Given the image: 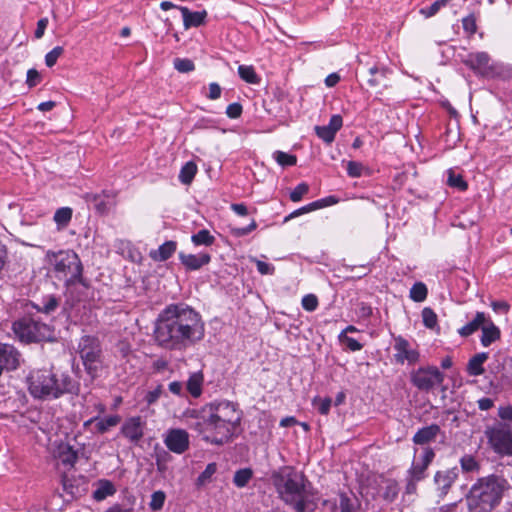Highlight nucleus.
<instances>
[{"instance_id":"0eeeda50","label":"nucleus","mask_w":512,"mask_h":512,"mask_svg":"<svg viewBox=\"0 0 512 512\" xmlns=\"http://www.w3.org/2000/svg\"><path fill=\"white\" fill-rule=\"evenodd\" d=\"M15 336L24 343L50 340L53 331L50 326L30 317H23L12 325Z\"/></svg>"},{"instance_id":"20e7f679","label":"nucleus","mask_w":512,"mask_h":512,"mask_svg":"<svg viewBox=\"0 0 512 512\" xmlns=\"http://www.w3.org/2000/svg\"><path fill=\"white\" fill-rule=\"evenodd\" d=\"M509 482L500 475L479 477L465 495L469 512H492L501 503Z\"/></svg>"},{"instance_id":"c9c22d12","label":"nucleus","mask_w":512,"mask_h":512,"mask_svg":"<svg viewBox=\"0 0 512 512\" xmlns=\"http://www.w3.org/2000/svg\"><path fill=\"white\" fill-rule=\"evenodd\" d=\"M191 240L196 246H211L215 242V237L207 229H202L198 233L193 234Z\"/></svg>"},{"instance_id":"2f4dec72","label":"nucleus","mask_w":512,"mask_h":512,"mask_svg":"<svg viewBox=\"0 0 512 512\" xmlns=\"http://www.w3.org/2000/svg\"><path fill=\"white\" fill-rule=\"evenodd\" d=\"M203 376L200 373H193L187 381V390L193 397H199L202 392Z\"/></svg>"},{"instance_id":"2eb2a0df","label":"nucleus","mask_w":512,"mask_h":512,"mask_svg":"<svg viewBox=\"0 0 512 512\" xmlns=\"http://www.w3.org/2000/svg\"><path fill=\"white\" fill-rule=\"evenodd\" d=\"M164 443L170 451L182 454L189 448V435L183 429H171L168 431Z\"/></svg>"},{"instance_id":"58836bf2","label":"nucleus","mask_w":512,"mask_h":512,"mask_svg":"<svg viewBox=\"0 0 512 512\" xmlns=\"http://www.w3.org/2000/svg\"><path fill=\"white\" fill-rule=\"evenodd\" d=\"M217 471V464L216 463H209L205 470L198 476L197 480H196V484L198 486H203L205 484H207L208 482H210L212 476L216 473Z\"/></svg>"},{"instance_id":"7ed1b4c3","label":"nucleus","mask_w":512,"mask_h":512,"mask_svg":"<svg viewBox=\"0 0 512 512\" xmlns=\"http://www.w3.org/2000/svg\"><path fill=\"white\" fill-rule=\"evenodd\" d=\"M28 391L35 399H58L65 394L77 395L80 383L68 373H54L47 369L33 370L27 377Z\"/></svg>"},{"instance_id":"7c9ffc66","label":"nucleus","mask_w":512,"mask_h":512,"mask_svg":"<svg viewBox=\"0 0 512 512\" xmlns=\"http://www.w3.org/2000/svg\"><path fill=\"white\" fill-rule=\"evenodd\" d=\"M73 211L70 207H62L56 210L54 214V221L57 224L58 230L64 229L71 221Z\"/></svg>"},{"instance_id":"aec40b11","label":"nucleus","mask_w":512,"mask_h":512,"mask_svg":"<svg viewBox=\"0 0 512 512\" xmlns=\"http://www.w3.org/2000/svg\"><path fill=\"white\" fill-rule=\"evenodd\" d=\"M179 259L181 263L189 270H198L202 266L208 264L211 260L210 255L207 253L200 254H185L180 253Z\"/></svg>"},{"instance_id":"5fc2aeb1","label":"nucleus","mask_w":512,"mask_h":512,"mask_svg":"<svg viewBox=\"0 0 512 512\" xmlns=\"http://www.w3.org/2000/svg\"><path fill=\"white\" fill-rule=\"evenodd\" d=\"M363 165L359 162L349 161L347 163V173L351 177H360L362 175Z\"/></svg>"},{"instance_id":"8fccbe9b","label":"nucleus","mask_w":512,"mask_h":512,"mask_svg":"<svg viewBox=\"0 0 512 512\" xmlns=\"http://www.w3.org/2000/svg\"><path fill=\"white\" fill-rule=\"evenodd\" d=\"M339 340L351 351H359L363 347L356 339L347 336L344 332L339 335Z\"/></svg>"},{"instance_id":"4be33fe9","label":"nucleus","mask_w":512,"mask_h":512,"mask_svg":"<svg viewBox=\"0 0 512 512\" xmlns=\"http://www.w3.org/2000/svg\"><path fill=\"white\" fill-rule=\"evenodd\" d=\"M179 10L183 16V24L185 29H189L190 27H199L205 21V11L191 12L187 7H180Z\"/></svg>"},{"instance_id":"49530a36","label":"nucleus","mask_w":512,"mask_h":512,"mask_svg":"<svg viewBox=\"0 0 512 512\" xmlns=\"http://www.w3.org/2000/svg\"><path fill=\"white\" fill-rule=\"evenodd\" d=\"M64 49L61 46L54 47L50 52H48L45 56V64L48 67H52L56 64L58 58L63 54Z\"/></svg>"},{"instance_id":"423d86ee","label":"nucleus","mask_w":512,"mask_h":512,"mask_svg":"<svg viewBox=\"0 0 512 512\" xmlns=\"http://www.w3.org/2000/svg\"><path fill=\"white\" fill-rule=\"evenodd\" d=\"M46 257L57 278L63 279L67 285L83 284V265L73 250L48 251Z\"/></svg>"},{"instance_id":"9d476101","label":"nucleus","mask_w":512,"mask_h":512,"mask_svg":"<svg viewBox=\"0 0 512 512\" xmlns=\"http://www.w3.org/2000/svg\"><path fill=\"white\" fill-rule=\"evenodd\" d=\"M485 434L494 452L500 455H512V431L509 425L499 423L488 428Z\"/></svg>"},{"instance_id":"dca6fc26","label":"nucleus","mask_w":512,"mask_h":512,"mask_svg":"<svg viewBox=\"0 0 512 512\" xmlns=\"http://www.w3.org/2000/svg\"><path fill=\"white\" fill-rule=\"evenodd\" d=\"M459 470L453 467L447 470L437 471L434 476V482L440 492V497H445L454 482L458 479Z\"/></svg>"},{"instance_id":"9b49d317","label":"nucleus","mask_w":512,"mask_h":512,"mask_svg":"<svg viewBox=\"0 0 512 512\" xmlns=\"http://www.w3.org/2000/svg\"><path fill=\"white\" fill-rule=\"evenodd\" d=\"M491 58L487 52L469 53L462 62L469 67L474 73L481 76H489L493 71L490 65Z\"/></svg>"},{"instance_id":"a878e982","label":"nucleus","mask_w":512,"mask_h":512,"mask_svg":"<svg viewBox=\"0 0 512 512\" xmlns=\"http://www.w3.org/2000/svg\"><path fill=\"white\" fill-rule=\"evenodd\" d=\"M121 421V417L119 415H110L103 419H98L94 417L92 419L87 420L84 423V426H88L93 422H96V429L99 433L103 434L107 432L110 428L117 426Z\"/></svg>"},{"instance_id":"37998d69","label":"nucleus","mask_w":512,"mask_h":512,"mask_svg":"<svg viewBox=\"0 0 512 512\" xmlns=\"http://www.w3.org/2000/svg\"><path fill=\"white\" fill-rule=\"evenodd\" d=\"M422 319L423 324L429 329H433L437 325V315L429 307H425L422 310Z\"/></svg>"},{"instance_id":"473e14b6","label":"nucleus","mask_w":512,"mask_h":512,"mask_svg":"<svg viewBox=\"0 0 512 512\" xmlns=\"http://www.w3.org/2000/svg\"><path fill=\"white\" fill-rule=\"evenodd\" d=\"M196 172H197V165L192 161L187 162L180 170V174H179L180 182L183 184H186V185L190 184L192 182V180L194 179Z\"/></svg>"},{"instance_id":"cd10ccee","label":"nucleus","mask_w":512,"mask_h":512,"mask_svg":"<svg viewBox=\"0 0 512 512\" xmlns=\"http://www.w3.org/2000/svg\"><path fill=\"white\" fill-rule=\"evenodd\" d=\"M459 464L464 474H478L481 469L480 461L472 454H464L459 459Z\"/></svg>"},{"instance_id":"412c9836","label":"nucleus","mask_w":512,"mask_h":512,"mask_svg":"<svg viewBox=\"0 0 512 512\" xmlns=\"http://www.w3.org/2000/svg\"><path fill=\"white\" fill-rule=\"evenodd\" d=\"M440 433V427L437 424L419 429L413 436V442L417 445H425L435 440Z\"/></svg>"},{"instance_id":"72a5a7b5","label":"nucleus","mask_w":512,"mask_h":512,"mask_svg":"<svg viewBox=\"0 0 512 512\" xmlns=\"http://www.w3.org/2000/svg\"><path fill=\"white\" fill-rule=\"evenodd\" d=\"M253 476V471L250 468L239 469L235 472L233 483L238 488L245 487Z\"/></svg>"},{"instance_id":"4c0bfd02","label":"nucleus","mask_w":512,"mask_h":512,"mask_svg":"<svg viewBox=\"0 0 512 512\" xmlns=\"http://www.w3.org/2000/svg\"><path fill=\"white\" fill-rule=\"evenodd\" d=\"M427 294V287L422 282H416L410 289V298L415 302H423L427 298Z\"/></svg>"},{"instance_id":"864d4df0","label":"nucleus","mask_w":512,"mask_h":512,"mask_svg":"<svg viewBox=\"0 0 512 512\" xmlns=\"http://www.w3.org/2000/svg\"><path fill=\"white\" fill-rule=\"evenodd\" d=\"M163 394V388L161 385H158L154 390L148 391L145 395V401L148 405H152L158 401V399Z\"/></svg>"},{"instance_id":"f3484780","label":"nucleus","mask_w":512,"mask_h":512,"mask_svg":"<svg viewBox=\"0 0 512 512\" xmlns=\"http://www.w3.org/2000/svg\"><path fill=\"white\" fill-rule=\"evenodd\" d=\"M20 353L9 344L0 343V366L7 371H14L20 366Z\"/></svg>"},{"instance_id":"f03ea898","label":"nucleus","mask_w":512,"mask_h":512,"mask_svg":"<svg viewBox=\"0 0 512 512\" xmlns=\"http://www.w3.org/2000/svg\"><path fill=\"white\" fill-rule=\"evenodd\" d=\"M200 414L194 427L204 434L206 442L215 445H223L234 436L243 415L238 404L227 400L210 403Z\"/></svg>"},{"instance_id":"ddd939ff","label":"nucleus","mask_w":512,"mask_h":512,"mask_svg":"<svg viewBox=\"0 0 512 512\" xmlns=\"http://www.w3.org/2000/svg\"><path fill=\"white\" fill-rule=\"evenodd\" d=\"M394 350L396 351L394 358L399 364H404V362L415 364L419 361L420 354L418 350L412 348L410 343L402 336L395 338Z\"/></svg>"},{"instance_id":"f257e3e1","label":"nucleus","mask_w":512,"mask_h":512,"mask_svg":"<svg viewBox=\"0 0 512 512\" xmlns=\"http://www.w3.org/2000/svg\"><path fill=\"white\" fill-rule=\"evenodd\" d=\"M205 337L201 314L186 303H172L158 314L153 339L157 346L168 351H185Z\"/></svg>"},{"instance_id":"603ef678","label":"nucleus","mask_w":512,"mask_h":512,"mask_svg":"<svg viewBox=\"0 0 512 512\" xmlns=\"http://www.w3.org/2000/svg\"><path fill=\"white\" fill-rule=\"evenodd\" d=\"M257 228V223L252 220L251 223L246 227H235L231 229V233L236 237H243L251 233Z\"/></svg>"},{"instance_id":"680f3d73","label":"nucleus","mask_w":512,"mask_h":512,"mask_svg":"<svg viewBox=\"0 0 512 512\" xmlns=\"http://www.w3.org/2000/svg\"><path fill=\"white\" fill-rule=\"evenodd\" d=\"M221 87L219 86L218 83H210L209 84V93L207 95V98H209L210 100H216L218 98H220L221 96Z\"/></svg>"},{"instance_id":"e433bc0d","label":"nucleus","mask_w":512,"mask_h":512,"mask_svg":"<svg viewBox=\"0 0 512 512\" xmlns=\"http://www.w3.org/2000/svg\"><path fill=\"white\" fill-rule=\"evenodd\" d=\"M238 74L247 83L256 84L259 82V77L252 66L240 65Z\"/></svg>"},{"instance_id":"a18cd8bd","label":"nucleus","mask_w":512,"mask_h":512,"mask_svg":"<svg viewBox=\"0 0 512 512\" xmlns=\"http://www.w3.org/2000/svg\"><path fill=\"white\" fill-rule=\"evenodd\" d=\"M309 191V185L307 183L298 184L293 191L290 193V199L293 202H299L302 197Z\"/></svg>"},{"instance_id":"5701e85b","label":"nucleus","mask_w":512,"mask_h":512,"mask_svg":"<svg viewBox=\"0 0 512 512\" xmlns=\"http://www.w3.org/2000/svg\"><path fill=\"white\" fill-rule=\"evenodd\" d=\"M488 318L484 312H477L475 317L466 325L458 329V334L462 337H468L484 326Z\"/></svg>"},{"instance_id":"052dcab7","label":"nucleus","mask_w":512,"mask_h":512,"mask_svg":"<svg viewBox=\"0 0 512 512\" xmlns=\"http://www.w3.org/2000/svg\"><path fill=\"white\" fill-rule=\"evenodd\" d=\"M40 80V75L37 70L29 69L27 72L26 83L29 87H34Z\"/></svg>"},{"instance_id":"393cba45","label":"nucleus","mask_w":512,"mask_h":512,"mask_svg":"<svg viewBox=\"0 0 512 512\" xmlns=\"http://www.w3.org/2000/svg\"><path fill=\"white\" fill-rule=\"evenodd\" d=\"M500 335V329L490 319H488L482 327L481 344L484 347H488L493 342L497 341L500 338Z\"/></svg>"},{"instance_id":"6e6d98bb","label":"nucleus","mask_w":512,"mask_h":512,"mask_svg":"<svg viewBox=\"0 0 512 512\" xmlns=\"http://www.w3.org/2000/svg\"><path fill=\"white\" fill-rule=\"evenodd\" d=\"M314 403H318V411L323 414L327 415L331 408L332 400L330 398H317L314 400Z\"/></svg>"},{"instance_id":"774afa93","label":"nucleus","mask_w":512,"mask_h":512,"mask_svg":"<svg viewBox=\"0 0 512 512\" xmlns=\"http://www.w3.org/2000/svg\"><path fill=\"white\" fill-rule=\"evenodd\" d=\"M231 209L239 216H246L248 214V209L243 203H233L231 204Z\"/></svg>"},{"instance_id":"1a4fd4ad","label":"nucleus","mask_w":512,"mask_h":512,"mask_svg":"<svg viewBox=\"0 0 512 512\" xmlns=\"http://www.w3.org/2000/svg\"><path fill=\"white\" fill-rule=\"evenodd\" d=\"M410 381L418 390L429 392L442 385L444 374L436 366L420 367L411 372Z\"/></svg>"},{"instance_id":"e2e57ef3","label":"nucleus","mask_w":512,"mask_h":512,"mask_svg":"<svg viewBox=\"0 0 512 512\" xmlns=\"http://www.w3.org/2000/svg\"><path fill=\"white\" fill-rule=\"evenodd\" d=\"M47 25H48V19L47 18H41L37 22V28L35 30V37L37 39H40V38L43 37V35L45 33V29L47 28Z\"/></svg>"},{"instance_id":"338daca9","label":"nucleus","mask_w":512,"mask_h":512,"mask_svg":"<svg viewBox=\"0 0 512 512\" xmlns=\"http://www.w3.org/2000/svg\"><path fill=\"white\" fill-rule=\"evenodd\" d=\"M94 201L95 207L99 212L104 213L108 210L110 202H105L104 200H102L101 196H95Z\"/></svg>"},{"instance_id":"09e8293b","label":"nucleus","mask_w":512,"mask_h":512,"mask_svg":"<svg viewBox=\"0 0 512 512\" xmlns=\"http://www.w3.org/2000/svg\"><path fill=\"white\" fill-rule=\"evenodd\" d=\"M446 6L443 1L441 0H436L435 2H433L430 6L428 7H425V8H422L420 10V13L426 17V18H430L434 15H436L438 13V11L442 8Z\"/></svg>"},{"instance_id":"13d9d810","label":"nucleus","mask_w":512,"mask_h":512,"mask_svg":"<svg viewBox=\"0 0 512 512\" xmlns=\"http://www.w3.org/2000/svg\"><path fill=\"white\" fill-rule=\"evenodd\" d=\"M226 114L231 119H236L242 114V106L239 103H231L227 106Z\"/></svg>"},{"instance_id":"a211bd4d","label":"nucleus","mask_w":512,"mask_h":512,"mask_svg":"<svg viewBox=\"0 0 512 512\" xmlns=\"http://www.w3.org/2000/svg\"><path fill=\"white\" fill-rule=\"evenodd\" d=\"M360 72L370 87L387 86L384 83L387 74L389 73V70L386 67H379L376 64L370 67L362 66Z\"/></svg>"},{"instance_id":"a19ab883","label":"nucleus","mask_w":512,"mask_h":512,"mask_svg":"<svg viewBox=\"0 0 512 512\" xmlns=\"http://www.w3.org/2000/svg\"><path fill=\"white\" fill-rule=\"evenodd\" d=\"M166 495L163 491L158 490L152 493L149 507L153 511H159L163 508Z\"/></svg>"},{"instance_id":"4d7b16f0","label":"nucleus","mask_w":512,"mask_h":512,"mask_svg":"<svg viewBox=\"0 0 512 512\" xmlns=\"http://www.w3.org/2000/svg\"><path fill=\"white\" fill-rule=\"evenodd\" d=\"M340 510L341 512H357L351 499L346 494L340 496Z\"/></svg>"},{"instance_id":"79ce46f5","label":"nucleus","mask_w":512,"mask_h":512,"mask_svg":"<svg viewBox=\"0 0 512 512\" xmlns=\"http://www.w3.org/2000/svg\"><path fill=\"white\" fill-rule=\"evenodd\" d=\"M174 68L180 73H188L195 69L194 62L187 58L174 59Z\"/></svg>"},{"instance_id":"bb28decb","label":"nucleus","mask_w":512,"mask_h":512,"mask_svg":"<svg viewBox=\"0 0 512 512\" xmlns=\"http://www.w3.org/2000/svg\"><path fill=\"white\" fill-rule=\"evenodd\" d=\"M488 353L487 352H481L475 354L467 364V372L471 376H479L484 373L483 364L488 359Z\"/></svg>"},{"instance_id":"de8ad7c7","label":"nucleus","mask_w":512,"mask_h":512,"mask_svg":"<svg viewBox=\"0 0 512 512\" xmlns=\"http://www.w3.org/2000/svg\"><path fill=\"white\" fill-rule=\"evenodd\" d=\"M462 26L466 33L473 35L477 31L476 17L474 14H469L462 19Z\"/></svg>"},{"instance_id":"0e129e2a","label":"nucleus","mask_w":512,"mask_h":512,"mask_svg":"<svg viewBox=\"0 0 512 512\" xmlns=\"http://www.w3.org/2000/svg\"><path fill=\"white\" fill-rule=\"evenodd\" d=\"M491 307L495 312L507 313L509 311V304L505 301H493Z\"/></svg>"},{"instance_id":"39448f33","label":"nucleus","mask_w":512,"mask_h":512,"mask_svg":"<svg viewBox=\"0 0 512 512\" xmlns=\"http://www.w3.org/2000/svg\"><path fill=\"white\" fill-rule=\"evenodd\" d=\"M272 484L279 498L296 512H307V478L292 466H283L271 474Z\"/></svg>"},{"instance_id":"69168bd1","label":"nucleus","mask_w":512,"mask_h":512,"mask_svg":"<svg viewBox=\"0 0 512 512\" xmlns=\"http://www.w3.org/2000/svg\"><path fill=\"white\" fill-rule=\"evenodd\" d=\"M498 415L503 420L512 421V407L511 406L500 407L498 410Z\"/></svg>"},{"instance_id":"6e6552de","label":"nucleus","mask_w":512,"mask_h":512,"mask_svg":"<svg viewBox=\"0 0 512 512\" xmlns=\"http://www.w3.org/2000/svg\"><path fill=\"white\" fill-rule=\"evenodd\" d=\"M77 350L86 372L94 378L101 363L102 348L100 340L96 336L84 335L79 340Z\"/></svg>"},{"instance_id":"c85d7f7f","label":"nucleus","mask_w":512,"mask_h":512,"mask_svg":"<svg viewBox=\"0 0 512 512\" xmlns=\"http://www.w3.org/2000/svg\"><path fill=\"white\" fill-rule=\"evenodd\" d=\"M116 492V489L112 482L109 480H100L98 487L93 492V498L96 501H103L108 496L114 495Z\"/></svg>"},{"instance_id":"6ab92c4d","label":"nucleus","mask_w":512,"mask_h":512,"mask_svg":"<svg viewBox=\"0 0 512 512\" xmlns=\"http://www.w3.org/2000/svg\"><path fill=\"white\" fill-rule=\"evenodd\" d=\"M343 125L342 117L338 114L330 118L329 124L324 126H315V133L326 143H331L335 139L336 133Z\"/></svg>"},{"instance_id":"b1692460","label":"nucleus","mask_w":512,"mask_h":512,"mask_svg":"<svg viewBox=\"0 0 512 512\" xmlns=\"http://www.w3.org/2000/svg\"><path fill=\"white\" fill-rule=\"evenodd\" d=\"M175 241H166L156 250H151L149 256L154 261L163 262L169 259L176 251Z\"/></svg>"},{"instance_id":"c03bdc74","label":"nucleus","mask_w":512,"mask_h":512,"mask_svg":"<svg viewBox=\"0 0 512 512\" xmlns=\"http://www.w3.org/2000/svg\"><path fill=\"white\" fill-rule=\"evenodd\" d=\"M448 185L450 187L457 188L460 191H465L468 187L463 177L459 174H455L452 171L449 172Z\"/></svg>"},{"instance_id":"c756f323","label":"nucleus","mask_w":512,"mask_h":512,"mask_svg":"<svg viewBox=\"0 0 512 512\" xmlns=\"http://www.w3.org/2000/svg\"><path fill=\"white\" fill-rule=\"evenodd\" d=\"M59 459L64 465L72 467L78 459L77 451L68 444H62L59 446Z\"/></svg>"},{"instance_id":"f704fd0d","label":"nucleus","mask_w":512,"mask_h":512,"mask_svg":"<svg viewBox=\"0 0 512 512\" xmlns=\"http://www.w3.org/2000/svg\"><path fill=\"white\" fill-rule=\"evenodd\" d=\"M59 305V300L54 295H49L42 300V305H34L38 312L50 314L54 312Z\"/></svg>"},{"instance_id":"4468645a","label":"nucleus","mask_w":512,"mask_h":512,"mask_svg":"<svg viewBox=\"0 0 512 512\" xmlns=\"http://www.w3.org/2000/svg\"><path fill=\"white\" fill-rule=\"evenodd\" d=\"M434 457L435 452L432 448H424L419 459L412 462V465L407 472V476L416 480H423L426 477V470L432 463Z\"/></svg>"},{"instance_id":"3c124183","label":"nucleus","mask_w":512,"mask_h":512,"mask_svg":"<svg viewBox=\"0 0 512 512\" xmlns=\"http://www.w3.org/2000/svg\"><path fill=\"white\" fill-rule=\"evenodd\" d=\"M302 307L309 312L316 310L318 306V299L313 294H307L302 298Z\"/></svg>"},{"instance_id":"bf43d9fd","label":"nucleus","mask_w":512,"mask_h":512,"mask_svg":"<svg viewBox=\"0 0 512 512\" xmlns=\"http://www.w3.org/2000/svg\"><path fill=\"white\" fill-rule=\"evenodd\" d=\"M257 270L262 275H272L274 273V266L271 264L261 261V260H255Z\"/></svg>"},{"instance_id":"ea45409f","label":"nucleus","mask_w":512,"mask_h":512,"mask_svg":"<svg viewBox=\"0 0 512 512\" xmlns=\"http://www.w3.org/2000/svg\"><path fill=\"white\" fill-rule=\"evenodd\" d=\"M275 161L281 166H293L297 162L295 155L288 154L283 151H275L273 154Z\"/></svg>"},{"instance_id":"f8f14e48","label":"nucleus","mask_w":512,"mask_h":512,"mask_svg":"<svg viewBox=\"0 0 512 512\" xmlns=\"http://www.w3.org/2000/svg\"><path fill=\"white\" fill-rule=\"evenodd\" d=\"M145 425L141 416H132L124 421L120 433L129 442L137 444L144 436Z\"/></svg>"}]
</instances>
